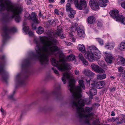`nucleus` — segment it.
<instances>
[{
  "instance_id": "nucleus-43",
  "label": "nucleus",
  "mask_w": 125,
  "mask_h": 125,
  "mask_svg": "<svg viewBox=\"0 0 125 125\" xmlns=\"http://www.w3.org/2000/svg\"><path fill=\"white\" fill-rule=\"evenodd\" d=\"M120 121H122V123H125V115L123 116L120 119Z\"/></svg>"
},
{
  "instance_id": "nucleus-56",
  "label": "nucleus",
  "mask_w": 125,
  "mask_h": 125,
  "mask_svg": "<svg viewBox=\"0 0 125 125\" xmlns=\"http://www.w3.org/2000/svg\"><path fill=\"white\" fill-rule=\"evenodd\" d=\"M54 12L55 14H59L58 10L57 9H56L55 10Z\"/></svg>"
},
{
  "instance_id": "nucleus-33",
  "label": "nucleus",
  "mask_w": 125,
  "mask_h": 125,
  "mask_svg": "<svg viewBox=\"0 0 125 125\" xmlns=\"http://www.w3.org/2000/svg\"><path fill=\"white\" fill-rule=\"evenodd\" d=\"M75 58L74 55L71 54L68 56L67 58V60L68 61H70L73 60Z\"/></svg>"
},
{
  "instance_id": "nucleus-19",
  "label": "nucleus",
  "mask_w": 125,
  "mask_h": 125,
  "mask_svg": "<svg viewBox=\"0 0 125 125\" xmlns=\"http://www.w3.org/2000/svg\"><path fill=\"white\" fill-rule=\"evenodd\" d=\"M96 93V89H95L92 88L90 90V91L88 95L90 98L91 99H92L93 98V96L95 95Z\"/></svg>"
},
{
  "instance_id": "nucleus-62",
  "label": "nucleus",
  "mask_w": 125,
  "mask_h": 125,
  "mask_svg": "<svg viewBox=\"0 0 125 125\" xmlns=\"http://www.w3.org/2000/svg\"><path fill=\"white\" fill-rule=\"evenodd\" d=\"M116 89V88L115 87H113L112 89H111L110 90L112 92L114 91Z\"/></svg>"
},
{
  "instance_id": "nucleus-30",
  "label": "nucleus",
  "mask_w": 125,
  "mask_h": 125,
  "mask_svg": "<svg viewBox=\"0 0 125 125\" xmlns=\"http://www.w3.org/2000/svg\"><path fill=\"white\" fill-rule=\"evenodd\" d=\"M99 66L97 65H96L94 63L92 64L91 66V67L92 69L95 72L96 71Z\"/></svg>"
},
{
  "instance_id": "nucleus-12",
  "label": "nucleus",
  "mask_w": 125,
  "mask_h": 125,
  "mask_svg": "<svg viewBox=\"0 0 125 125\" xmlns=\"http://www.w3.org/2000/svg\"><path fill=\"white\" fill-rule=\"evenodd\" d=\"M105 55L104 57L107 63H111L112 62V61L114 59V58L113 56V55L110 53L104 52Z\"/></svg>"
},
{
  "instance_id": "nucleus-44",
  "label": "nucleus",
  "mask_w": 125,
  "mask_h": 125,
  "mask_svg": "<svg viewBox=\"0 0 125 125\" xmlns=\"http://www.w3.org/2000/svg\"><path fill=\"white\" fill-rule=\"evenodd\" d=\"M25 17L29 19V18L30 17V14L28 12H26L25 14Z\"/></svg>"
},
{
  "instance_id": "nucleus-49",
  "label": "nucleus",
  "mask_w": 125,
  "mask_h": 125,
  "mask_svg": "<svg viewBox=\"0 0 125 125\" xmlns=\"http://www.w3.org/2000/svg\"><path fill=\"white\" fill-rule=\"evenodd\" d=\"M15 91H14L13 92V94H12L9 96V98L10 99H13V94L15 93Z\"/></svg>"
},
{
  "instance_id": "nucleus-26",
  "label": "nucleus",
  "mask_w": 125,
  "mask_h": 125,
  "mask_svg": "<svg viewBox=\"0 0 125 125\" xmlns=\"http://www.w3.org/2000/svg\"><path fill=\"white\" fill-rule=\"evenodd\" d=\"M74 4L76 7L79 10H82L83 7L79 5L78 0H74Z\"/></svg>"
},
{
  "instance_id": "nucleus-45",
  "label": "nucleus",
  "mask_w": 125,
  "mask_h": 125,
  "mask_svg": "<svg viewBox=\"0 0 125 125\" xmlns=\"http://www.w3.org/2000/svg\"><path fill=\"white\" fill-rule=\"evenodd\" d=\"M68 12H70V14L73 15H74L75 13V11L72 8Z\"/></svg>"
},
{
  "instance_id": "nucleus-17",
  "label": "nucleus",
  "mask_w": 125,
  "mask_h": 125,
  "mask_svg": "<svg viewBox=\"0 0 125 125\" xmlns=\"http://www.w3.org/2000/svg\"><path fill=\"white\" fill-rule=\"evenodd\" d=\"M76 30L77 31V34L78 36L81 37H84V36L85 34L84 30L80 27H77L76 28Z\"/></svg>"
},
{
  "instance_id": "nucleus-46",
  "label": "nucleus",
  "mask_w": 125,
  "mask_h": 125,
  "mask_svg": "<svg viewBox=\"0 0 125 125\" xmlns=\"http://www.w3.org/2000/svg\"><path fill=\"white\" fill-rule=\"evenodd\" d=\"M123 70V67H122L120 66L118 68V71L119 72H122Z\"/></svg>"
},
{
  "instance_id": "nucleus-41",
  "label": "nucleus",
  "mask_w": 125,
  "mask_h": 125,
  "mask_svg": "<svg viewBox=\"0 0 125 125\" xmlns=\"http://www.w3.org/2000/svg\"><path fill=\"white\" fill-rule=\"evenodd\" d=\"M78 56L79 58L81 60V61H82L84 59L81 54H79V55Z\"/></svg>"
},
{
  "instance_id": "nucleus-35",
  "label": "nucleus",
  "mask_w": 125,
  "mask_h": 125,
  "mask_svg": "<svg viewBox=\"0 0 125 125\" xmlns=\"http://www.w3.org/2000/svg\"><path fill=\"white\" fill-rule=\"evenodd\" d=\"M120 17V19L118 21H120L123 24L125 25V18H123V16L122 15H121Z\"/></svg>"
},
{
  "instance_id": "nucleus-22",
  "label": "nucleus",
  "mask_w": 125,
  "mask_h": 125,
  "mask_svg": "<svg viewBox=\"0 0 125 125\" xmlns=\"http://www.w3.org/2000/svg\"><path fill=\"white\" fill-rule=\"evenodd\" d=\"M106 77V75L105 73L98 74L97 75L96 78L98 80H102L105 79Z\"/></svg>"
},
{
  "instance_id": "nucleus-39",
  "label": "nucleus",
  "mask_w": 125,
  "mask_h": 125,
  "mask_svg": "<svg viewBox=\"0 0 125 125\" xmlns=\"http://www.w3.org/2000/svg\"><path fill=\"white\" fill-rule=\"evenodd\" d=\"M52 69L53 70L54 72L57 75H59V74L58 73V71L54 68V67L52 68Z\"/></svg>"
},
{
  "instance_id": "nucleus-32",
  "label": "nucleus",
  "mask_w": 125,
  "mask_h": 125,
  "mask_svg": "<svg viewBox=\"0 0 125 125\" xmlns=\"http://www.w3.org/2000/svg\"><path fill=\"white\" fill-rule=\"evenodd\" d=\"M72 8L71 7V5L70 3H68L66 6V9L67 11L68 12Z\"/></svg>"
},
{
  "instance_id": "nucleus-36",
  "label": "nucleus",
  "mask_w": 125,
  "mask_h": 125,
  "mask_svg": "<svg viewBox=\"0 0 125 125\" xmlns=\"http://www.w3.org/2000/svg\"><path fill=\"white\" fill-rule=\"evenodd\" d=\"M82 62L83 64V65H87L88 64V61H86V60L84 59L82 61H81Z\"/></svg>"
},
{
  "instance_id": "nucleus-28",
  "label": "nucleus",
  "mask_w": 125,
  "mask_h": 125,
  "mask_svg": "<svg viewBox=\"0 0 125 125\" xmlns=\"http://www.w3.org/2000/svg\"><path fill=\"white\" fill-rule=\"evenodd\" d=\"M95 72L97 73H104L105 72V71L99 66Z\"/></svg>"
},
{
  "instance_id": "nucleus-40",
  "label": "nucleus",
  "mask_w": 125,
  "mask_h": 125,
  "mask_svg": "<svg viewBox=\"0 0 125 125\" xmlns=\"http://www.w3.org/2000/svg\"><path fill=\"white\" fill-rule=\"evenodd\" d=\"M69 35L70 37H72V38L73 39V41L74 42L75 41V40L74 39V38L73 37V33L72 32H70L69 34Z\"/></svg>"
},
{
  "instance_id": "nucleus-60",
  "label": "nucleus",
  "mask_w": 125,
  "mask_h": 125,
  "mask_svg": "<svg viewBox=\"0 0 125 125\" xmlns=\"http://www.w3.org/2000/svg\"><path fill=\"white\" fill-rule=\"evenodd\" d=\"M115 113L114 112V111H112L111 112V116H115Z\"/></svg>"
},
{
  "instance_id": "nucleus-51",
  "label": "nucleus",
  "mask_w": 125,
  "mask_h": 125,
  "mask_svg": "<svg viewBox=\"0 0 125 125\" xmlns=\"http://www.w3.org/2000/svg\"><path fill=\"white\" fill-rule=\"evenodd\" d=\"M0 110H1V112L2 113V114L3 115H5L6 114V113L5 112L4 110H3L2 109V108H1L0 109Z\"/></svg>"
},
{
  "instance_id": "nucleus-18",
  "label": "nucleus",
  "mask_w": 125,
  "mask_h": 125,
  "mask_svg": "<svg viewBox=\"0 0 125 125\" xmlns=\"http://www.w3.org/2000/svg\"><path fill=\"white\" fill-rule=\"evenodd\" d=\"M23 30L24 31L25 33H28L30 36L33 35V33L31 30H29V27L28 26L23 27Z\"/></svg>"
},
{
  "instance_id": "nucleus-25",
  "label": "nucleus",
  "mask_w": 125,
  "mask_h": 125,
  "mask_svg": "<svg viewBox=\"0 0 125 125\" xmlns=\"http://www.w3.org/2000/svg\"><path fill=\"white\" fill-rule=\"evenodd\" d=\"M79 5L82 7V6H83L84 8H85L87 6V3L85 0H80L79 2Z\"/></svg>"
},
{
  "instance_id": "nucleus-9",
  "label": "nucleus",
  "mask_w": 125,
  "mask_h": 125,
  "mask_svg": "<svg viewBox=\"0 0 125 125\" xmlns=\"http://www.w3.org/2000/svg\"><path fill=\"white\" fill-rule=\"evenodd\" d=\"M51 61L53 65L57 67L61 71L68 70L71 67L70 64L65 62L63 59H60L58 61L54 58H52Z\"/></svg>"
},
{
  "instance_id": "nucleus-64",
  "label": "nucleus",
  "mask_w": 125,
  "mask_h": 125,
  "mask_svg": "<svg viewBox=\"0 0 125 125\" xmlns=\"http://www.w3.org/2000/svg\"><path fill=\"white\" fill-rule=\"evenodd\" d=\"M74 0H68V1L69 3H72L73 2Z\"/></svg>"
},
{
  "instance_id": "nucleus-8",
  "label": "nucleus",
  "mask_w": 125,
  "mask_h": 125,
  "mask_svg": "<svg viewBox=\"0 0 125 125\" xmlns=\"http://www.w3.org/2000/svg\"><path fill=\"white\" fill-rule=\"evenodd\" d=\"M0 59V75L1 76L2 80L7 83V79L9 76V74L8 72L5 70V67L7 64L5 56L4 55L1 56Z\"/></svg>"
},
{
  "instance_id": "nucleus-16",
  "label": "nucleus",
  "mask_w": 125,
  "mask_h": 125,
  "mask_svg": "<svg viewBox=\"0 0 125 125\" xmlns=\"http://www.w3.org/2000/svg\"><path fill=\"white\" fill-rule=\"evenodd\" d=\"M118 50L120 51H125V41L122 42L117 47Z\"/></svg>"
},
{
  "instance_id": "nucleus-10",
  "label": "nucleus",
  "mask_w": 125,
  "mask_h": 125,
  "mask_svg": "<svg viewBox=\"0 0 125 125\" xmlns=\"http://www.w3.org/2000/svg\"><path fill=\"white\" fill-rule=\"evenodd\" d=\"M108 2V0H92L89 1L90 6L91 8L95 10L99 9L98 4L101 7H104L106 6V3Z\"/></svg>"
},
{
  "instance_id": "nucleus-11",
  "label": "nucleus",
  "mask_w": 125,
  "mask_h": 125,
  "mask_svg": "<svg viewBox=\"0 0 125 125\" xmlns=\"http://www.w3.org/2000/svg\"><path fill=\"white\" fill-rule=\"evenodd\" d=\"M118 13L119 11L117 10H110L109 14L112 18H116V20L118 21L120 19L121 15H120Z\"/></svg>"
},
{
  "instance_id": "nucleus-48",
  "label": "nucleus",
  "mask_w": 125,
  "mask_h": 125,
  "mask_svg": "<svg viewBox=\"0 0 125 125\" xmlns=\"http://www.w3.org/2000/svg\"><path fill=\"white\" fill-rule=\"evenodd\" d=\"M121 4L122 7L125 9V1L122 2Z\"/></svg>"
},
{
  "instance_id": "nucleus-57",
  "label": "nucleus",
  "mask_w": 125,
  "mask_h": 125,
  "mask_svg": "<svg viewBox=\"0 0 125 125\" xmlns=\"http://www.w3.org/2000/svg\"><path fill=\"white\" fill-rule=\"evenodd\" d=\"M71 29L73 31V30H76V28H74V27L73 25L72 26Z\"/></svg>"
},
{
  "instance_id": "nucleus-50",
  "label": "nucleus",
  "mask_w": 125,
  "mask_h": 125,
  "mask_svg": "<svg viewBox=\"0 0 125 125\" xmlns=\"http://www.w3.org/2000/svg\"><path fill=\"white\" fill-rule=\"evenodd\" d=\"M64 42L65 44L67 46L71 45V43L70 42H68L65 41H64Z\"/></svg>"
},
{
  "instance_id": "nucleus-3",
  "label": "nucleus",
  "mask_w": 125,
  "mask_h": 125,
  "mask_svg": "<svg viewBox=\"0 0 125 125\" xmlns=\"http://www.w3.org/2000/svg\"><path fill=\"white\" fill-rule=\"evenodd\" d=\"M82 106H79L76 102L73 101L72 102V107L76 108V113L80 120H83L84 123L89 125V121L92 118V115L91 113L87 114L85 113H89L91 112L93 108L86 106L84 109Z\"/></svg>"
},
{
  "instance_id": "nucleus-47",
  "label": "nucleus",
  "mask_w": 125,
  "mask_h": 125,
  "mask_svg": "<svg viewBox=\"0 0 125 125\" xmlns=\"http://www.w3.org/2000/svg\"><path fill=\"white\" fill-rule=\"evenodd\" d=\"M100 86L102 87L104 85L105 82L104 81H100Z\"/></svg>"
},
{
  "instance_id": "nucleus-5",
  "label": "nucleus",
  "mask_w": 125,
  "mask_h": 125,
  "mask_svg": "<svg viewBox=\"0 0 125 125\" xmlns=\"http://www.w3.org/2000/svg\"><path fill=\"white\" fill-rule=\"evenodd\" d=\"M75 89L76 91L73 93L71 100V104L72 106V102L73 101L76 102L77 104L80 106H83L85 104H89L91 101L90 99H86L85 100L81 99L82 90L80 87L77 86Z\"/></svg>"
},
{
  "instance_id": "nucleus-31",
  "label": "nucleus",
  "mask_w": 125,
  "mask_h": 125,
  "mask_svg": "<svg viewBox=\"0 0 125 125\" xmlns=\"http://www.w3.org/2000/svg\"><path fill=\"white\" fill-rule=\"evenodd\" d=\"M120 61L122 65L125 66V59L122 57H119Z\"/></svg>"
},
{
  "instance_id": "nucleus-55",
  "label": "nucleus",
  "mask_w": 125,
  "mask_h": 125,
  "mask_svg": "<svg viewBox=\"0 0 125 125\" xmlns=\"http://www.w3.org/2000/svg\"><path fill=\"white\" fill-rule=\"evenodd\" d=\"M26 1L28 5H29L31 4V0H25Z\"/></svg>"
},
{
  "instance_id": "nucleus-24",
  "label": "nucleus",
  "mask_w": 125,
  "mask_h": 125,
  "mask_svg": "<svg viewBox=\"0 0 125 125\" xmlns=\"http://www.w3.org/2000/svg\"><path fill=\"white\" fill-rule=\"evenodd\" d=\"M95 20V17L93 16H90L87 19V21L88 23L92 24L94 22Z\"/></svg>"
},
{
  "instance_id": "nucleus-15",
  "label": "nucleus",
  "mask_w": 125,
  "mask_h": 125,
  "mask_svg": "<svg viewBox=\"0 0 125 125\" xmlns=\"http://www.w3.org/2000/svg\"><path fill=\"white\" fill-rule=\"evenodd\" d=\"M29 20H32L33 23L35 24L38 23V21L36 18L35 14L34 12H32L31 14Z\"/></svg>"
},
{
  "instance_id": "nucleus-52",
  "label": "nucleus",
  "mask_w": 125,
  "mask_h": 125,
  "mask_svg": "<svg viewBox=\"0 0 125 125\" xmlns=\"http://www.w3.org/2000/svg\"><path fill=\"white\" fill-rule=\"evenodd\" d=\"M86 80L87 82L89 83L90 81V78L89 77H87L86 78Z\"/></svg>"
},
{
  "instance_id": "nucleus-42",
  "label": "nucleus",
  "mask_w": 125,
  "mask_h": 125,
  "mask_svg": "<svg viewBox=\"0 0 125 125\" xmlns=\"http://www.w3.org/2000/svg\"><path fill=\"white\" fill-rule=\"evenodd\" d=\"M97 26L98 27H102L103 26V24L102 22L101 21H98L97 23Z\"/></svg>"
},
{
  "instance_id": "nucleus-21",
  "label": "nucleus",
  "mask_w": 125,
  "mask_h": 125,
  "mask_svg": "<svg viewBox=\"0 0 125 125\" xmlns=\"http://www.w3.org/2000/svg\"><path fill=\"white\" fill-rule=\"evenodd\" d=\"M78 49L82 52H85V47L83 44H78Z\"/></svg>"
},
{
  "instance_id": "nucleus-27",
  "label": "nucleus",
  "mask_w": 125,
  "mask_h": 125,
  "mask_svg": "<svg viewBox=\"0 0 125 125\" xmlns=\"http://www.w3.org/2000/svg\"><path fill=\"white\" fill-rule=\"evenodd\" d=\"M56 34L61 39H63L64 38V35L62 32V31L61 30H58Z\"/></svg>"
},
{
  "instance_id": "nucleus-1",
  "label": "nucleus",
  "mask_w": 125,
  "mask_h": 125,
  "mask_svg": "<svg viewBox=\"0 0 125 125\" xmlns=\"http://www.w3.org/2000/svg\"><path fill=\"white\" fill-rule=\"evenodd\" d=\"M40 39L42 45L38 38H35L34 40V42L36 44L35 49L36 54L33 52H30L28 58L22 61L21 67L23 69L27 70L28 75L24 77L22 74L19 73L15 76L14 81L16 88L24 86L26 84L25 78L29 76L28 74L30 73L29 69L31 60L40 58L42 64L45 66L48 64L49 57L52 55L58 56L60 58L62 57V52L56 46L57 41L55 39L52 38L48 41L46 38L40 37Z\"/></svg>"
},
{
  "instance_id": "nucleus-14",
  "label": "nucleus",
  "mask_w": 125,
  "mask_h": 125,
  "mask_svg": "<svg viewBox=\"0 0 125 125\" xmlns=\"http://www.w3.org/2000/svg\"><path fill=\"white\" fill-rule=\"evenodd\" d=\"M115 46V43L113 42L107 43L105 45V48L106 49L110 50L113 49Z\"/></svg>"
},
{
  "instance_id": "nucleus-2",
  "label": "nucleus",
  "mask_w": 125,
  "mask_h": 125,
  "mask_svg": "<svg viewBox=\"0 0 125 125\" xmlns=\"http://www.w3.org/2000/svg\"><path fill=\"white\" fill-rule=\"evenodd\" d=\"M0 20L7 21L10 17L14 18L17 22L21 20L20 15L22 9L20 6H15L9 0H0Z\"/></svg>"
},
{
  "instance_id": "nucleus-34",
  "label": "nucleus",
  "mask_w": 125,
  "mask_h": 125,
  "mask_svg": "<svg viewBox=\"0 0 125 125\" xmlns=\"http://www.w3.org/2000/svg\"><path fill=\"white\" fill-rule=\"evenodd\" d=\"M58 89L57 88H55L51 92V94L52 95H57L58 94Z\"/></svg>"
},
{
  "instance_id": "nucleus-54",
  "label": "nucleus",
  "mask_w": 125,
  "mask_h": 125,
  "mask_svg": "<svg viewBox=\"0 0 125 125\" xmlns=\"http://www.w3.org/2000/svg\"><path fill=\"white\" fill-rule=\"evenodd\" d=\"M75 74L76 75H79V72L77 70H75Z\"/></svg>"
},
{
  "instance_id": "nucleus-58",
  "label": "nucleus",
  "mask_w": 125,
  "mask_h": 125,
  "mask_svg": "<svg viewBox=\"0 0 125 125\" xmlns=\"http://www.w3.org/2000/svg\"><path fill=\"white\" fill-rule=\"evenodd\" d=\"M74 15H72V14H70L69 15V16L70 18H72L74 17Z\"/></svg>"
},
{
  "instance_id": "nucleus-4",
  "label": "nucleus",
  "mask_w": 125,
  "mask_h": 125,
  "mask_svg": "<svg viewBox=\"0 0 125 125\" xmlns=\"http://www.w3.org/2000/svg\"><path fill=\"white\" fill-rule=\"evenodd\" d=\"M69 81V86H68L69 88V90L72 94V97L73 94L76 91L75 88L77 86H79L81 88L82 87L83 89H85V85L83 81L82 80H80L78 82L79 86H75L74 84L75 82V80L73 77L67 72L64 73L62 77V80L63 83L64 84H65L66 83V80Z\"/></svg>"
},
{
  "instance_id": "nucleus-7",
  "label": "nucleus",
  "mask_w": 125,
  "mask_h": 125,
  "mask_svg": "<svg viewBox=\"0 0 125 125\" xmlns=\"http://www.w3.org/2000/svg\"><path fill=\"white\" fill-rule=\"evenodd\" d=\"M93 48L90 47L88 50L85 54V57L86 58L91 62H92L94 60H97L101 57V54L100 51L95 47V49Z\"/></svg>"
},
{
  "instance_id": "nucleus-29",
  "label": "nucleus",
  "mask_w": 125,
  "mask_h": 125,
  "mask_svg": "<svg viewBox=\"0 0 125 125\" xmlns=\"http://www.w3.org/2000/svg\"><path fill=\"white\" fill-rule=\"evenodd\" d=\"M44 31V29L41 27H39L38 28V30L37 31V32L39 34H42Z\"/></svg>"
},
{
  "instance_id": "nucleus-59",
  "label": "nucleus",
  "mask_w": 125,
  "mask_h": 125,
  "mask_svg": "<svg viewBox=\"0 0 125 125\" xmlns=\"http://www.w3.org/2000/svg\"><path fill=\"white\" fill-rule=\"evenodd\" d=\"M32 27L33 30H35L36 29V26H34L33 24H32Z\"/></svg>"
},
{
  "instance_id": "nucleus-23",
  "label": "nucleus",
  "mask_w": 125,
  "mask_h": 125,
  "mask_svg": "<svg viewBox=\"0 0 125 125\" xmlns=\"http://www.w3.org/2000/svg\"><path fill=\"white\" fill-rule=\"evenodd\" d=\"M98 63L100 66L103 67L104 69L107 68L106 65H105L104 62L102 60H99L98 61Z\"/></svg>"
},
{
  "instance_id": "nucleus-6",
  "label": "nucleus",
  "mask_w": 125,
  "mask_h": 125,
  "mask_svg": "<svg viewBox=\"0 0 125 125\" xmlns=\"http://www.w3.org/2000/svg\"><path fill=\"white\" fill-rule=\"evenodd\" d=\"M1 34L2 37L3 47L10 37L11 33L16 32L17 29L14 27L9 28L6 25L3 26L1 29Z\"/></svg>"
},
{
  "instance_id": "nucleus-13",
  "label": "nucleus",
  "mask_w": 125,
  "mask_h": 125,
  "mask_svg": "<svg viewBox=\"0 0 125 125\" xmlns=\"http://www.w3.org/2000/svg\"><path fill=\"white\" fill-rule=\"evenodd\" d=\"M83 73L87 76H94L95 73L91 72L89 69H84L82 71Z\"/></svg>"
},
{
  "instance_id": "nucleus-38",
  "label": "nucleus",
  "mask_w": 125,
  "mask_h": 125,
  "mask_svg": "<svg viewBox=\"0 0 125 125\" xmlns=\"http://www.w3.org/2000/svg\"><path fill=\"white\" fill-rule=\"evenodd\" d=\"M99 122V120L98 119H96L93 121V125H100L98 124Z\"/></svg>"
},
{
  "instance_id": "nucleus-53",
  "label": "nucleus",
  "mask_w": 125,
  "mask_h": 125,
  "mask_svg": "<svg viewBox=\"0 0 125 125\" xmlns=\"http://www.w3.org/2000/svg\"><path fill=\"white\" fill-rule=\"evenodd\" d=\"M118 118L117 117L116 118L112 117V121H116V120H118Z\"/></svg>"
},
{
  "instance_id": "nucleus-61",
  "label": "nucleus",
  "mask_w": 125,
  "mask_h": 125,
  "mask_svg": "<svg viewBox=\"0 0 125 125\" xmlns=\"http://www.w3.org/2000/svg\"><path fill=\"white\" fill-rule=\"evenodd\" d=\"M89 10L88 9H86L84 11V13L86 14L88 13L89 12Z\"/></svg>"
},
{
  "instance_id": "nucleus-20",
  "label": "nucleus",
  "mask_w": 125,
  "mask_h": 125,
  "mask_svg": "<svg viewBox=\"0 0 125 125\" xmlns=\"http://www.w3.org/2000/svg\"><path fill=\"white\" fill-rule=\"evenodd\" d=\"M100 81H98L96 83L94 82L91 84V86L92 88L95 87L97 89H99L101 88V87L100 86Z\"/></svg>"
},
{
  "instance_id": "nucleus-37",
  "label": "nucleus",
  "mask_w": 125,
  "mask_h": 125,
  "mask_svg": "<svg viewBox=\"0 0 125 125\" xmlns=\"http://www.w3.org/2000/svg\"><path fill=\"white\" fill-rule=\"evenodd\" d=\"M97 40L100 45H103V42L102 40L100 38H97Z\"/></svg>"
},
{
  "instance_id": "nucleus-63",
  "label": "nucleus",
  "mask_w": 125,
  "mask_h": 125,
  "mask_svg": "<svg viewBox=\"0 0 125 125\" xmlns=\"http://www.w3.org/2000/svg\"><path fill=\"white\" fill-rule=\"evenodd\" d=\"M123 75L122 76V77L124 79H125V72L124 73H122Z\"/></svg>"
}]
</instances>
